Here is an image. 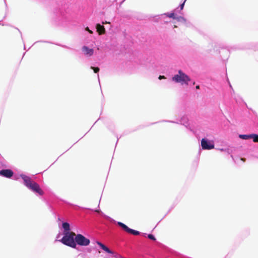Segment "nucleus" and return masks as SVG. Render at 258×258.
I'll return each instance as SVG.
<instances>
[{
    "mask_svg": "<svg viewBox=\"0 0 258 258\" xmlns=\"http://www.w3.org/2000/svg\"><path fill=\"white\" fill-rule=\"evenodd\" d=\"M39 42V41H37V42ZM35 43H37V42H35Z\"/></svg>",
    "mask_w": 258,
    "mask_h": 258,
    "instance_id": "obj_33",
    "label": "nucleus"
},
{
    "mask_svg": "<svg viewBox=\"0 0 258 258\" xmlns=\"http://www.w3.org/2000/svg\"><path fill=\"white\" fill-rule=\"evenodd\" d=\"M172 80L175 83L182 85H188L191 80L190 77L181 70H178V73L172 77Z\"/></svg>",
    "mask_w": 258,
    "mask_h": 258,
    "instance_id": "obj_2",
    "label": "nucleus"
},
{
    "mask_svg": "<svg viewBox=\"0 0 258 258\" xmlns=\"http://www.w3.org/2000/svg\"><path fill=\"white\" fill-rule=\"evenodd\" d=\"M154 258H175V257H172V256H165L163 255H162L161 254L157 253V254H156V255Z\"/></svg>",
    "mask_w": 258,
    "mask_h": 258,
    "instance_id": "obj_19",
    "label": "nucleus"
},
{
    "mask_svg": "<svg viewBox=\"0 0 258 258\" xmlns=\"http://www.w3.org/2000/svg\"><path fill=\"white\" fill-rule=\"evenodd\" d=\"M44 42H46V43H49V42L48 41H44Z\"/></svg>",
    "mask_w": 258,
    "mask_h": 258,
    "instance_id": "obj_30",
    "label": "nucleus"
},
{
    "mask_svg": "<svg viewBox=\"0 0 258 258\" xmlns=\"http://www.w3.org/2000/svg\"><path fill=\"white\" fill-rule=\"evenodd\" d=\"M158 78L159 80L164 79H165V77L164 76L160 75Z\"/></svg>",
    "mask_w": 258,
    "mask_h": 258,
    "instance_id": "obj_24",
    "label": "nucleus"
},
{
    "mask_svg": "<svg viewBox=\"0 0 258 258\" xmlns=\"http://www.w3.org/2000/svg\"><path fill=\"white\" fill-rule=\"evenodd\" d=\"M186 1L183 0V2L179 5V7H178V13L181 14V11L183 9Z\"/></svg>",
    "mask_w": 258,
    "mask_h": 258,
    "instance_id": "obj_18",
    "label": "nucleus"
},
{
    "mask_svg": "<svg viewBox=\"0 0 258 258\" xmlns=\"http://www.w3.org/2000/svg\"><path fill=\"white\" fill-rule=\"evenodd\" d=\"M75 241L76 244V248H77V245L87 246L90 243V240L89 238L80 233H78L75 235Z\"/></svg>",
    "mask_w": 258,
    "mask_h": 258,
    "instance_id": "obj_5",
    "label": "nucleus"
},
{
    "mask_svg": "<svg viewBox=\"0 0 258 258\" xmlns=\"http://www.w3.org/2000/svg\"><path fill=\"white\" fill-rule=\"evenodd\" d=\"M59 20H61L62 21H66L67 20V16L66 14L62 11H60L59 13V15L58 16Z\"/></svg>",
    "mask_w": 258,
    "mask_h": 258,
    "instance_id": "obj_17",
    "label": "nucleus"
},
{
    "mask_svg": "<svg viewBox=\"0 0 258 258\" xmlns=\"http://www.w3.org/2000/svg\"><path fill=\"white\" fill-rule=\"evenodd\" d=\"M175 20H177L179 22H185V19L182 16H176V18Z\"/></svg>",
    "mask_w": 258,
    "mask_h": 258,
    "instance_id": "obj_21",
    "label": "nucleus"
},
{
    "mask_svg": "<svg viewBox=\"0 0 258 258\" xmlns=\"http://www.w3.org/2000/svg\"><path fill=\"white\" fill-rule=\"evenodd\" d=\"M251 135H255L256 136H252L251 138L254 142H258V134H251Z\"/></svg>",
    "mask_w": 258,
    "mask_h": 258,
    "instance_id": "obj_20",
    "label": "nucleus"
},
{
    "mask_svg": "<svg viewBox=\"0 0 258 258\" xmlns=\"http://www.w3.org/2000/svg\"><path fill=\"white\" fill-rule=\"evenodd\" d=\"M90 68H91V69L93 70V71L95 73H98V72H99V70H100V69L98 67H94L91 66Z\"/></svg>",
    "mask_w": 258,
    "mask_h": 258,
    "instance_id": "obj_22",
    "label": "nucleus"
},
{
    "mask_svg": "<svg viewBox=\"0 0 258 258\" xmlns=\"http://www.w3.org/2000/svg\"><path fill=\"white\" fill-rule=\"evenodd\" d=\"M62 229H63L62 234L71 232L70 225L68 222H62Z\"/></svg>",
    "mask_w": 258,
    "mask_h": 258,
    "instance_id": "obj_11",
    "label": "nucleus"
},
{
    "mask_svg": "<svg viewBox=\"0 0 258 258\" xmlns=\"http://www.w3.org/2000/svg\"><path fill=\"white\" fill-rule=\"evenodd\" d=\"M163 121L169 122L177 123V124H181L184 125L185 127H186L189 131H190L191 132H192V133H194V130L189 126L188 118L185 115L183 116L181 118L180 120L179 121H174L167 120H163Z\"/></svg>",
    "mask_w": 258,
    "mask_h": 258,
    "instance_id": "obj_6",
    "label": "nucleus"
},
{
    "mask_svg": "<svg viewBox=\"0 0 258 258\" xmlns=\"http://www.w3.org/2000/svg\"><path fill=\"white\" fill-rule=\"evenodd\" d=\"M95 28L96 31L99 35H102L105 33V29L103 25H101L100 23H97L96 24Z\"/></svg>",
    "mask_w": 258,
    "mask_h": 258,
    "instance_id": "obj_13",
    "label": "nucleus"
},
{
    "mask_svg": "<svg viewBox=\"0 0 258 258\" xmlns=\"http://www.w3.org/2000/svg\"><path fill=\"white\" fill-rule=\"evenodd\" d=\"M14 175V172L11 169H6L0 170V175L8 178H11Z\"/></svg>",
    "mask_w": 258,
    "mask_h": 258,
    "instance_id": "obj_9",
    "label": "nucleus"
},
{
    "mask_svg": "<svg viewBox=\"0 0 258 258\" xmlns=\"http://www.w3.org/2000/svg\"><path fill=\"white\" fill-rule=\"evenodd\" d=\"M97 77H98V81H99H99H100V80H99V75H98V74L97 75Z\"/></svg>",
    "mask_w": 258,
    "mask_h": 258,
    "instance_id": "obj_28",
    "label": "nucleus"
},
{
    "mask_svg": "<svg viewBox=\"0 0 258 258\" xmlns=\"http://www.w3.org/2000/svg\"><path fill=\"white\" fill-rule=\"evenodd\" d=\"M5 2L6 3V0H5Z\"/></svg>",
    "mask_w": 258,
    "mask_h": 258,
    "instance_id": "obj_34",
    "label": "nucleus"
},
{
    "mask_svg": "<svg viewBox=\"0 0 258 258\" xmlns=\"http://www.w3.org/2000/svg\"><path fill=\"white\" fill-rule=\"evenodd\" d=\"M252 136H255V135H251L250 134H240L239 135V138L242 140H248L251 138Z\"/></svg>",
    "mask_w": 258,
    "mask_h": 258,
    "instance_id": "obj_16",
    "label": "nucleus"
},
{
    "mask_svg": "<svg viewBox=\"0 0 258 258\" xmlns=\"http://www.w3.org/2000/svg\"><path fill=\"white\" fill-rule=\"evenodd\" d=\"M118 138H117V142H116V143H117L118 142Z\"/></svg>",
    "mask_w": 258,
    "mask_h": 258,
    "instance_id": "obj_32",
    "label": "nucleus"
},
{
    "mask_svg": "<svg viewBox=\"0 0 258 258\" xmlns=\"http://www.w3.org/2000/svg\"><path fill=\"white\" fill-rule=\"evenodd\" d=\"M58 241L61 242L62 244L73 248H76V244L75 241V235L72 233L63 234V237Z\"/></svg>",
    "mask_w": 258,
    "mask_h": 258,
    "instance_id": "obj_3",
    "label": "nucleus"
},
{
    "mask_svg": "<svg viewBox=\"0 0 258 258\" xmlns=\"http://www.w3.org/2000/svg\"><path fill=\"white\" fill-rule=\"evenodd\" d=\"M117 225L120 227L124 231L131 234L134 235H138L141 234L140 231L130 228L125 224L121 222H117Z\"/></svg>",
    "mask_w": 258,
    "mask_h": 258,
    "instance_id": "obj_8",
    "label": "nucleus"
},
{
    "mask_svg": "<svg viewBox=\"0 0 258 258\" xmlns=\"http://www.w3.org/2000/svg\"><path fill=\"white\" fill-rule=\"evenodd\" d=\"M61 46L64 47V48H69V47L68 46H67L66 45H61Z\"/></svg>",
    "mask_w": 258,
    "mask_h": 258,
    "instance_id": "obj_27",
    "label": "nucleus"
},
{
    "mask_svg": "<svg viewBox=\"0 0 258 258\" xmlns=\"http://www.w3.org/2000/svg\"><path fill=\"white\" fill-rule=\"evenodd\" d=\"M97 244L100 246V248L106 252L109 253V254H115L117 255V253H114L112 250L110 249L107 246H106L105 244H103L102 242L97 241Z\"/></svg>",
    "mask_w": 258,
    "mask_h": 258,
    "instance_id": "obj_10",
    "label": "nucleus"
},
{
    "mask_svg": "<svg viewBox=\"0 0 258 258\" xmlns=\"http://www.w3.org/2000/svg\"><path fill=\"white\" fill-rule=\"evenodd\" d=\"M59 237V234H58V235H57V238H58Z\"/></svg>",
    "mask_w": 258,
    "mask_h": 258,
    "instance_id": "obj_29",
    "label": "nucleus"
},
{
    "mask_svg": "<svg viewBox=\"0 0 258 258\" xmlns=\"http://www.w3.org/2000/svg\"><path fill=\"white\" fill-rule=\"evenodd\" d=\"M142 235L144 237H147L148 238L153 241H156V238L155 236L152 234H147L145 233H142Z\"/></svg>",
    "mask_w": 258,
    "mask_h": 258,
    "instance_id": "obj_15",
    "label": "nucleus"
},
{
    "mask_svg": "<svg viewBox=\"0 0 258 258\" xmlns=\"http://www.w3.org/2000/svg\"><path fill=\"white\" fill-rule=\"evenodd\" d=\"M65 204L64 201L55 198L50 202H47L49 209L54 214H55L57 212V209L63 208Z\"/></svg>",
    "mask_w": 258,
    "mask_h": 258,
    "instance_id": "obj_4",
    "label": "nucleus"
},
{
    "mask_svg": "<svg viewBox=\"0 0 258 258\" xmlns=\"http://www.w3.org/2000/svg\"><path fill=\"white\" fill-rule=\"evenodd\" d=\"M82 51L84 54L87 56H91L94 53V50L92 48H90L87 46H83L82 47Z\"/></svg>",
    "mask_w": 258,
    "mask_h": 258,
    "instance_id": "obj_12",
    "label": "nucleus"
},
{
    "mask_svg": "<svg viewBox=\"0 0 258 258\" xmlns=\"http://www.w3.org/2000/svg\"><path fill=\"white\" fill-rule=\"evenodd\" d=\"M19 177L22 179L23 184L34 193L39 196H43L44 194V191L41 188L39 184L33 181L30 176L25 174L21 173L18 176H15L14 179L18 180Z\"/></svg>",
    "mask_w": 258,
    "mask_h": 258,
    "instance_id": "obj_1",
    "label": "nucleus"
},
{
    "mask_svg": "<svg viewBox=\"0 0 258 258\" xmlns=\"http://www.w3.org/2000/svg\"><path fill=\"white\" fill-rule=\"evenodd\" d=\"M85 30L88 31L90 33H93L92 31L90 30L89 29V28H88V27H87L86 28H85Z\"/></svg>",
    "mask_w": 258,
    "mask_h": 258,
    "instance_id": "obj_23",
    "label": "nucleus"
},
{
    "mask_svg": "<svg viewBox=\"0 0 258 258\" xmlns=\"http://www.w3.org/2000/svg\"><path fill=\"white\" fill-rule=\"evenodd\" d=\"M201 145L203 150H211L214 148V143L206 138H203L201 141Z\"/></svg>",
    "mask_w": 258,
    "mask_h": 258,
    "instance_id": "obj_7",
    "label": "nucleus"
},
{
    "mask_svg": "<svg viewBox=\"0 0 258 258\" xmlns=\"http://www.w3.org/2000/svg\"><path fill=\"white\" fill-rule=\"evenodd\" d=\"M227 81H228V83H229V84L230 87V88H231L232 89V86H231V85L230 84V82H229V80H228V79H227Z\"/></svg>",
    "mask_w": 258,
    "mask_h": 258,
    "instance_id": "obj_26",
    "label": "nucleus"
},
{
    "mask_svg": "<svg viewBox=\"0 0 258 258\" xmlns=\"http://www.w3.org/2000/svg\"><path fill=\"white\" fill-rule=\"evenodd\" d=\"M175 13H178V8H176L175 9H174V11H173L170 13H164L162 15H166L170 18L175 20V19L176 18V16H177Z\"/></svg>",
    "mask_w": 258,
    "mask_h": 258,
    "instance_id": "obj_14",
    "label": "nucleus"
},
{
    "mask_svg": "<svg viewBox=\"0 0 258 258\" xmlns=\"http://www.w3.org/2000/svg\"><path fill=\"white\" fill-rule=\"evenodd\" d=\"M125 0H123L121 2V3H122L124 1H125Z\"/></svg>",
    "mask_w": 258,
    "mask_h": 258,
    "instance_id": "obj_31",
    "label": "nucleus"
},
{
    "mask_svg": "<svg viewBox=\"0 0 258 258\" xmlns=\"http://www.w3.org/2000/svg\"><path fill=\"white\" fill-rule=\"evenodd\" d=\"M196 88L197 89H200V86H199V85H197V86H196Z\"/></svg>",
    "mask_w": 258,
    "mask_h": 258,
    "instance_id": "obj_25",
    "label": "nucleus"
}]
</instances>
